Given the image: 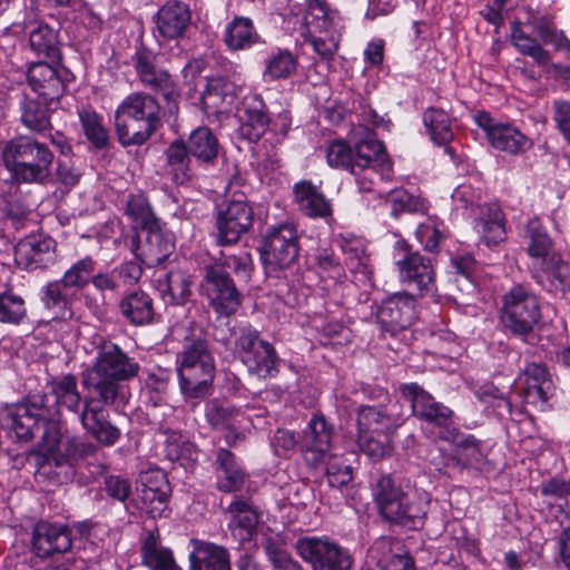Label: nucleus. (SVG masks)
Masks as SVG:
<instances>
[{"instance_id": "obj_1", "label": "nucleus", "mask_w": 570, "mask_h": 570, "mask_svg": "<svg viewBox=\"0 0 570 570\" xmlns=\"http://www.w3.org/2000/svg\"><path fill=\"white\" fill-rule=\"evenodd\" d=\"M59 411L48 405L45 393H32L23 402L11 404L2 414L4 425L20 440H29L43 425L45 453L36 455V476L63 483L73 476V466L94 455L97 446L71 433L57 417Z\"/></svg>"}, {"instance_id": "obj_2", "label": "nucleus", "mask_w": 570, "mask_h": 570, "mask_svg": "<svg viewBox=\"0 0 570 570\" xmlns=\"http://www.w3.org/2000/svg\"><path fill=\"white\" fill-rule=\"evenodd\" d=\"M140 366L111 341L100 338L92 365L82 372V385L99 395L106 405L114 404L119 395L122 381L138 375Z\"/></svg>"}, {"instance_id": "obj_3", "label": "nucleus", "mask_w": 570, "mask_h": 570, "mask_svg": "<svg viewBox=\"0 0 570 570\" xmlns=\"http://www.w3.org/2000/svg\"><path fill=\"white\" fill-rule=\"evenodd\" d=\"M227 269L247 277L252 269L249 254L220 252L219 256L204 268L202 291L215 312L224 316L234 314L242 304V295Z\"/></svg>"}, {"instance_id": "obj_4", "label": "nucleus", "mask_w": 570, "mask_h": 570, "mask_svg": "<svg viewBox=\"0 0 570 570\" xmlns=\"http://www.w3.org/2000/svg\"><path fill=\"white\" fill-rule=\"evenodd\" d=\"M53 158L45 142L28 135H18L0 147V164L18 184L45 183L51 174Z\"/></svg>"}, {"instance_id": "obj_5", "label": "nucleus", "mask_w": 570, "mask_h": 570, "mask_svg": "<svg viewBox=\"0 0 570 570\" xmlns=\"http://www.w3.org/2000/svg\"><path fill=\"white\" fill-rule=\"evenodd\" d=\"M372 491L376 509L384 520L411 530L423 525L430 503L428 493L404 491L391 475H381Z\"/></svg>"}, {"instance_id": "obj_6", "label": "nucleus", "mask_w": 570, "mask_h": 570, "mask_svg": "<svg viewBox=\"0 0 570 570\" xmlns=\"http://www.w3.org/2000/svg\"><path fill=\"white\" fill-rule=\"evenodd\" d=\"M160 107L148 94L127 96L116 109V131L122 146L142 145L160 125Z\"/></svg>"}, {"instance_id": "obj_7", "label": "nucleus", "mask_w": 570, "mask_h": 570, "mask_svg": "<svg viewBox=\"0 0 570 570\" xmlns=\"http://www.w3.org/2000/svg\"><path fill=\"white\" fill-rule=\"evenodd\" d=\"M179 389L185 399H203L215 376V362L204 340L187 344L177 356Z\"/></svg>"}, {"instance_id": "obj_8", "label": "nucleus", "mask_w": 570, "mask_h": 570, "mask_svg": "<svg viewBox=\"0 0 570 570\" xmlns=\"http://www.w3.org/2000/svg\"><path fill=\"white\" fill-rule=\"evenodd\" d=\"M97 262L91 256H85L70 265L62 277L49 282L41 291V302L45 307L52 312L53 318H71V297L68 289L82 291L91 282L96 272Z\"/></svg>"}, {"instance_id": "obj_9", "label": "nucleus", "mask_w": 570, "mask_h": 570, "mask_svg": "<svg viewBox=\"0 0 570 570\" xmlns=\"http://www.w3.org/2000/svg\"><path fill=\"white\" fill-rule=\"evenodd\" d=\"M540 317V303L531 288L517 284L502 296L501 322L512 335L527 340Z\"/></svg>"}, {"instance_id": "obj_10", "label": "nucleus", "mask_w": 570, "mask_h": 570, "mask_svg": "<svg viewBox=\"0 0 570 570\" xmlns=\"http://www.w3.org/2000/svg\"><path fill=\"white\" fill-rule=\"evenodd\" d=\"M234 341L229 342L237 358L250 374L258 377L275 376L278 372V357L273 345L261 338L259 333L244 326L234 332Z\"/></svg>"}, {"instance_id": "obj_11", "label": "nucleus", "mask_w": 570, "mask_h": 570, "mask_svg": "<svg viewBox=\"0 0 570 570\" xmlns=\"http://www.w3.org/2000/svg\"><path fill=\"white\" fill-rule=\"evenodd\" d=\"M394 259L402 283L414 286L421 296L435 293V273L430 258L412 252L411 245L401 239L395 243Z\"/></svg>"}, {"instance_id": "obj_12", "label": "nucleus", "mask_w": 570, "mask_h": 570, "mask_svg": "<svg viewBox=\"0 0 570 570\" xmlns=\"http://www.w3.org/2000/svg\"><path fill=\"white\" fill-rule=\"evenodd\" d=\"M298 250V233L293 223L268 227L262 249V258L266 265L275 269L287 268L296 261Z\"/></svg>"}, {"instance_id": "obj_13", "label": "nucleus", "mask_w": 570, "mask_h": 570, "mask_svg": "<svg viewBox=\"0 0 570 570\" xmlns=\"http://www.w3.org/2000/svg\"><path fill=\"white\" fill-rule=\"evenodd\" d=\"M402 395L411 402L412 413L419 419L440 429V438L449 440L453 436V412L416 383L403 384Z\"/></svg>"}, {"instance_id": "obj_14", "label": "nucleus", "mask_w": 570, "mask_h": 570, "mask_svg": "<svg viewBox=\"0 0 570 570\" xmlns=\"http://www.w3.org/2000/svg\"><path fill=\"white\" fill-rule=\"evenodd\" d=\"M298 554L313 570H351L353 559L348 551L323 538H303L296 543Z\"/></svg>"}, {"instance_id": "obj_15", "label": "nucleus", "mask_w": 570, "mask_h": 570, "mask_svg": "<svg viewBox=\"0 0 570 570\" xmlns=\"http://www.w3.org/2000/svg\"><path fill=\"white\" fill-rule=\"evenodd\" d=\"M519 397L527 405L544 411L554 395L556 386L548 368L540 363H529L515 380Z\"/></svg>"}, {"instance_id": "obj_16", "label": "nucleus", "mask_w": 570, "mask_h": 570, "mask_svg": "<svg viewBox=\"0 0 570 570\" xmlns=\"http://www.w3.org/2000/svg\"><path fill=\"white\" fill-rule=\"evenodd\" d=\"M253 209L244 195L227 202L217 213V243L230 245L237 243L253 225Z\"/></svg>"}, {"instance_id": "obj_17", "label": "nucleus", "mask_w": 570, "mask_h": 570, "mask_svg": "<svg viewBox=\"0 0 570 570\" xmlns=\"http://www.w3.org/2000/svg\"><path fill=\"white\" fill-rule=\"evenodd\" d=\"M476 124L487 135L489 144L497 150L509 155H519L531 147V140L517 126L493 119L487 112H480Z\"/></svg>"}, {"instance_id": "obj_18", "label": "nucleus", "mask_w": 570, "mask_h": 570, "mask_svg": "<svg viewBox=\"0 0 570 570\" xmlns=\"http://www.w3.org/2000/svg\"><path fill=\"white\" fill-rule=\"evenodd\" d=\"M334 429L323 414H313L302 432L299 448L305 462L311 466L324 463L331 455Z\"/></svg>"}, {"instance_id": "obj_19", "label": "nucleus", "mask_w": 570, "mask_h": 570, "mask_svg": "<svg viewBox=\"0 0 570 570\" xmlns=\"http://www.w3.org/2000/svg\"><path fill=\"white\" fill-rule=\"evenodd\" d=\"M134 67L140 82L150 90L160 92L169 102H176L180 97L177 85L171 76L156 66V55L145 48L137 49L134 56Z\"/></svg>"}, {"instance_id": "obj_20", "label": "nucleus", "mask_w": 570, "mask_h": 570, "mask_svg": "<svg viewBox=\"0 0 570 570\" xmlns=\"http://www.w3.org/2000/svg\"><path fill=\"white\" fill-rule=\"evenodd\" d=\"M415 318V299L409 293H396L382 302L376 311L381 328L391 335L407 328Z\"/></svg>"}, {"instance_id": "obj_21", "label": "nucleus", "mask_w": 570, "mask_h": 570, "mask_svg": "<svg viewBox=\"0 0 570 570\" xmlns=\"http://www.w3.org/2000/svg\"><path fill=\"white\" fill-rule=\"evenodd\" d=\"M99 400V395L88 396L83 400L80 422L82 428L98 442L111 446L120 438V430L108 420V411Z\"/></svg>"}, {"instance_id": "obj_22", "label": "nucleus", "mask_w": 570, "mask_h": 570, "mask_svg": "<svg viewBox=\"0 0 570 570\" xmlns=\"http://www.w3.org/2000/svg\"><path fill=\"white\" fill-rule=\"evenodd\" d=\"M14 261L24 269H45L56 261V242L47 235H29L14 247Z\"/></svg>"}, {"instance_id": "obj_23", "label": "nucleus", "mask_w": 570, "mask_h": 570, "mask_svg": "<svg viewBox=\"0 0 570 570\" xmlns=\"http://www.w3.org/2000/svg\"><path fill=\"white\" fill-rule=\"evenodd\" d=\"M70 531L66 525L39 522L32 533V549L39 558H55L71 548Z\"/></svg>"}, {"instance_id": "obj_24", "label": "nucleus", "mask_w": 570, "mask_h": 570, "mask_svg": "<svg viewBox=\"0 0 570 570\" xmlns=\"http://www.w3.org/2000/svg\"><path fill=\"white\" fill-rule=\"evenodd\" d=\"M67 72L46 62L32 63L28 69V83L45 101L60 99L66 90Z\"/></svg>"}, {"instance_id": "obj_25", "label": "nucleus", "mask_w": 570, "mask_h": 570, "mask_svg": "<svg viewBox=\"0 0 570 570\" xmlns=\"http://www.w3.org/2000/svg\"><path fill=\"white\" fill-rule=\"evenodd\" d=\"M533 277L543 289L556 296L570 292V266L559 254L552 253L548 259L538 262Z\"/></svg>"}, {"instance_id": "obj_26", "label": "nucleus", "mask_w": 570, "mask_h": 570, "mask_svg": "<svg viewBox=\"0 0 570 570\" xmlns=\"http://www.w3.org/2000/svg\"><path fill=\"white\" fill-rule=\"evenodd\" d=\"M354 141V161L355 167L361 169H370L382 167L387 170L391 165L387 161L385 148L382 141L376 137V134L368 128H362L352 134Z\"/></svg>"}, {"instance_id": "obj_27", "label": "nucleus", "mask_w": 570, "mask_h": 570, "mask_svg": "<svg viewBox=\"0 0 570 570\" xmlns=\"http://www.w3.org/2000/svg\"><path fill=\"white\" fill-rule=\"evenodd\" d=\"M175 244L171 237L163 233L158 225L148 228V235L144 245L137 237L130 240V250L135 257L147 266H156L165 262L174 252Z\"/></svg>"}, {"instance_id": "obj_28", "label": "nucleus", "mask_w": 570, "mask_h": 570, "mask_svg": "<svg viewBox=\"0 0 570 570\" xmlns=\"http://www.w3.org/2000/svg\"><path fill=\"white\" fill-rule=\"evenodd\" d=\"M240 134L249 141H257L269 126V116L263 98L256 94L247 95L238 109Z\"/></svg>"}, {"instance_id": "obj_29", "label": "nucleus", "mask_w": 570, "mask_h": 570, "mask_svg": "<svg viewBox=\"0 0 570 570\" xmlns=\"http://www.w3.org/2000/svg\"><path fill=\"white\" fill-rule=\"evenodd\" d=\"M397 403H391L387 407L371 405L361 406L357 411V435L376 433H395L403 419L393 409Z\"/></svg>"}, {"instance_id": "obj_30", "label": "nucleus", "mask_w": 570, "mask_h": 570, "mask_svg": "<svg viewBox=\"0 0 570 570\" xmlns=\"http://www.w3.org/2000/svg\"><path fill=\"white\" fill-rule=\"evenodd\" d=\"M191 21L189 7L178 0L163 4L155 18L156 28L165 39H176L184 35Z\"/></svg>"}, {"instance_id": "obj_31", "label": "nucleus", "mask_w": 570, "mask_h": 570, "mask_svg": "<svg viewBox=\"0 0 570 570\" xmlns=\"http://www.w3.org/2000/svg\"><path fill=\"white\" fill-rule=\"evenodd\" d=\"M294 203L298 209L311 218L332 216V204L326 196L309 180H301L293 186Z\"/></svg>"}, {"instance_id": "obj_32", "label": "nucleus", "mask_w": 570, "mask_h": 570, "mask_svg": "<svg viewBox=\"0 0 570 570\" xmlns=\"http://www.w3.org/2000/svg\"><path fill=\"white\" fill-rule=\"evenodd\" d=\"M205 417L212 428L228 431L226 435L228 443L232 439L234 442L239 439L238 429L243 414L239 409L228 401L219 399L208 401L205 405Z\"/></svg>"}, {"instance_id": "obj_33", "label": "nucleus", "mask_w": 570, "mask_h": 570, "mask_svg": "<svg viewBox=\"0 0 570 570\" xmlns=\"http://www.w3.org/2000/svg\"><path fill=\"white\" fill-rule=\"evenodd\" d=\"M189 556L191 570H232L228 550L213 542L193 539Z\"/></svg>"}, {"instance_id": "obj_34", "label": "nucleus", "mask_w": 570, "mask_h": 570, "mask_svg": "<svg viewBox=\"0 0 570 570\" xmlns=\"http://www.w3.org/2000/svg\"><path fill=\"white\" fill-rule=\"evenodd\" d=\"M215 463L216 488L224 493L240 491L246 480V473L236 456L226 449H218Z\"/></svg>"}, {"instance_id": "obj_35", "label": "nucleus", "mask_w": 570, "mask_h": 570, "mask_svg": "<svg viewBox=\"0 0 570 570\" xmlns=\"http://www.w3.org/2000/svg\"><path fill=\"white\" fill-rule=\"evenodd\" d=\"M157 289L166 304L183 306L191 294L193 278L180 269L170 271L156 282Z\"/></svg>"}, {"instance_id": "obj_36", "label": "nucleus", "mask_w": 570, "mask_h": 570, "mask_svg": "<svg viewBox=\"0 0 570 570\" xmlns=\"http://www.w3.org/2000/svg\"><path fill=\"white\" fill-rule=\"evenodd\" d=\"M474 229L487 246L498 245L504 240V216L497 204H487L480 208L474 222Z\"/></svg>"}, {"instance_id": "obj_37", "label": "nucleus", "mask_w": 570, "mask_h": 570, "mask_svg": "<svg viewBox=\"0 0 570 570\" xmlns=\"http://www.w3.org/2000/svg\"><path fill=\"white\" fill-rule=\"evenodd\" d=\"M223 41L230 51L248 50L263 42L253 21L246 17H235L226 24Z\"/></svg>"}, {"instance_id": "obj_38", "label": "nucleus", "mask_w": 570, "mask_h": 570, "mask_svg": "<svg viewBox=\"0 0 570 570\" xmlns=\"http://www.w3.org/2000/svg\"><path fill=\"white\" fill-rule=\"evenodd\" d=\"M234 85L223 77L209 78L202 94V106L207 114H222L234 104Z\"/></svg>"}, {"instance_id": "obj_39", "label": "nucleus", "mask_w": 570, "mask_h": 570, "mask_svg": "<svg viewBox=\"0 0 570 570\" xmlns=\"http://www.w3.org/2000/svg\"><path fill=\"white\" fill-rule=\"evenodd\" d=\"M189 155L186 142L183 140H175L165 151V170L176 185L187 184L195 176V169Z\"/></svg>"}, {"instance_id": "obj_40", "label": "nucleus", "mask_w": 570, "mask_h": 570, "mask_svg": "<svg viewBox=\"0 0 570 570\" xmlns=\"http://www.w3.org/2000/svg\"><path fill=\"white\" fill-rule=\"evenodd\" d=\"M263 79L266 82L286 80L297 73L298 57L288 49L276 48L264 62Z\"/></svg>"}, {"instance_id": "obj_41", "label": "nucleus", "mask_w": 570, "mask_h": 570, "mask_svg": "<svg viewBox=\"0 0 570 570\" xmlns=\"http://www.w3.org/2000/svg\"><path fill=\"white\" fill-rule=\"evenodd\" d=\"M187 150L202 165H213L219 154V142L207 127H198L189 135Z\"/></svg>"}, {"instance_id": "obj_42", "label": "nucleus", "mask_w": 570, "mask_h": 570, "mask_svg": "<svg viewBox=\"0 0 570 570\" xmlns=\"http://www.w3.org/2000/svg\"><path fill=\"white\" fill-rule=\"evenodd\" d=\"M119 307L121 315L134 325H145L153 321V299L142 291H135L126 295L120 301Z\"/></svg>"}, {"instance_id": "obj_43", "label": "nucleus", "mask_w": 570, "mask_h": 570, "mask_svg": "<svg viewBox=\"0 0 570 570\" xmlns=\"http://www.w3.org/2000/svg\"><path fill=\"white\" fill-rule=\"evenodd\" d=\"M227 513L230 514L229 528L234 534L238 531L240 541L250 540L257 524V514L252 507L237 499L228 505Z\"/></svg>"}, {"instance_id": "obj_44", "label": "nucleus", "mask_w": 570, "mask_h": 570, "mask_svg": "<svg viewBox=\"0 0 570 570\" xmlns=\"http://www.w3.org/2000/svg\"><path fill=\"white\" fill-rule=\"evenodd\" d=\"M50 393L55 396V404L63 406L70 412L78 413L82 401L78 391V381L73 374H65L50 382Z\"/></svg>"}, {"instance_id": "obj_45", "label": "nucleus", "mask_w": 570, "mask_h": 570, "mask_svg": "<svg viewBox=\"0 0 570 570\" xmlns=\"http://www.w3.org/2000/svg\"><path fill=\"white\" fill-rule=\"evenodd\" d=\"M142 563L151 570H181L169 549L164 548L157 538L149 533L141 546Z\"/></svg>"}, {"instance_id": "obj_46", "label": "nucleus", "mask_w": 570, "mask_h": 570, "mask_svg": "<svg viewBox=\"0 0 570 570\" xmlns=\"http://www.w3.org/2000/svg\"><path fill=\"white\" fill-rule=\"evenodd\" d=\"M29 46L39 58L56 60L60 56L58 35L48 24L40 23L30 30Z\"/></svg>"}, {"instance_id": "obj_47", "label": "nucleus", "mask_w": 570, "mask_h": 570, "mask_svg": "<svg viewBox=\"0 0 570 570\" xmlns=\"http://www.w3.org/2000/svg\"><path fill=\"white\" fill-rule=\"evenodd\" d=\"M21 122L29 130L45 134L51 129L49 108L38 100L24 97L20 102Z\"/></svg>"}, {"instance_id": "obj_48", "label": "nucleus", "mask_w": 570, "mask_h": 570, "mask_svg": "<svg viewBox=\"0 0 570 570\" xmlns=\"http://www.w3.org/2000/svg\"><path fill=\"white\" fill-rule=\"evenodd\" d=\"M340 21L336 19L326 28H318V31L305 33L308 37L314 50L323 58L330 59L336 52L341 39Z\"/></svg>"}, {"instance_id": "obj_49", "label": "nucleus", "mask_w": 570, "mask_h": 570, "mask_svg": "<svg viewBox=\"0 0 570 570\" xmlns=\"http://www.w3.org/2000/svg\"><path fill=\"white\" fill-rule=\"evenodd\" d=\"M511 40L520 53L531 57L538 65L546 66L550 62V52L543 49L534 38L527 35L519 21L512 23Z\"/></svg>"}, {"instance_id": "obj_50", "label": "nucleus", "mask_w": 570, "mask_h": 570, "mask_svg": "<svg viewBox=\"0 0 570 570\" xmlns=\"http://www.w3.org/2000/svg\"><path fill=\"white\" fill-rule=\"evenodd\" d=\"M525 235L529 239L528 253L531 257L541 262L551 256L552 240L538 218L528 222Z\"/></svg>"}, {"instance_id": "obj_51", "label": "nucleus", "mask_w": 570, "mask_h": 570, "mask_svg": "<svg viewBox=\"0 0 570 570\" xmlns=\"http://www.w3.org/2000/svg\"><path fill=\"white\" fill-rule=\"evenodd\" d=\"M423 121L435 144L448 145L453 139L451 119L442 109L429 108L423 115Z\"/></svg>"}, {"instance_id": "obj_52", "label": "nucleus", "mask_w": 570, "mask_h": 570, "mask_svg": "<svg viewBox=\"0 0 570 570\" xmlns=\"http://www.w3.org/2000/svg\"><path fill=\"white\" fill-rule=\"evenodd\" d=\"M79 119L87 139L96 148H105L108 145V131L102 125V118L92 108L79 110Z\"/></svg>"}, {"instance_id": "obj_53", "label": "nucleus", "mask_w": 570, "mask_h": 570, "mask_svg": "<svg viewBox=\"0 0 570 570\" xmlns=\"http://www.w3.org/2000/svg\"><path fill=\"white\" fill-rule=\"evenodd\" d=\"M393 435L394 433L357 435V443L363 453L377 461L391 455L393 452Z\"/></svg>"}, {"instance_id": "obj_54", "label": "nucleus", "mask_w": 570, "mask_h": 570, "mask_svg": "<svg viewBox=\"0 0 570 570\" xmlns=\"http://www.w3.org/2000/svg\"><path fill=\"white\" fill-rule=\"evenodd\" d=\"M387 202L391 204V214L399 216L401 213H426L429 204L425 198L414 196L404 189H394L387 196Z\"/></svg>"}, {"instance_id": "obj_55", "label": "nucleus", "mask_w": 570, "mask_h": 570, "mask_svg": "<svg viewBox=\"0 0 570 570\" xmlns=\"http://www.w3.org/2000/svg\"><path fill=\"white\" fill-rule=\"evenodd\" d=\"M335 20L336 17L326 10L322 1L312 0L302 18V26L304 28L302 35L305 36L307 32L318 31V28H326V26H330Z\"/></svg>"}, {"instance_id": "obj_56", "label": "nucleus", "mask_w": 570, "mask_h": 570, "mask_svg": "<svg viewBox=\"0 0 570 570\" xmlns=\"http://www.w3.org/2000/svg\"><path fill=\"white\" fill-rule=\"evenodd\" d=\"M455 455L466 466L481 468L485 461L482 443L472 435L458 441Z\"/></svg>"}, {"instance_id": "obj_57", "label": "nucleus", "mask_w": 570, "mask_h": 570, "mask_svg": "<svg viewBox=\"0 0 570 570\" xmlns=\"http://www.w3.org/2000/svg\"><path fill=\"white\" fill-rule=\"evenodd\" d=\"M26 313L24 301L21 296L12 292L0 294V322L19 324Z\"/></svg>"}, {"instance_id": "obj_58", "label": "nucleus", "mask_w": 570, "mask_h": 570, "mask_svg": "<svg viewBox=\"0 0 570 570\" xmlns=\"http://www.w3.org/2000/svg\"><path fill=\"white\" fill-rule=\"evenodd\" d=\"M126 214L137 225H140L146 229L158 225L151 207L149 206L147 199L141 195H134L129 197L126 206Z\"/></svg>"}, {"instance_id": "obj_59", "label": "nucleus", "mask_w": 570, "mask_h": 570, "mask_svg": "<svg viewBox=\"0 0 570 570\" xmlns=\"http://www.w3.org/2000/svg\"><path fill=\"white\" fill-rule=\"evenodd\" d=\"M324 463H326V478L330 487L342 488L352 481V468L344 464L340 456L331 454Z\"/></svg>"}, {"instance_id": "obj_60", "label": "nucleus", "mask_w": 570, "mask_h": 570, "mask_svg": "<svg viewBox=\"0 0 570 570\" xmlns=\"http://www.w3.org/2000/svg\"><path fill=\"white\" fill-rule=\"evenodd\" d=\"M326 158L330 166L355 173L354 154L344 141L337 140L332 142L327 148Z\"/></svg>"}, {"instance_id": "obj_61", "label": "nucleus", "mask_w": 570, "mask_h": 570, "mask_svg": "<svg viewBox=\"0 0 570 570\" xmlns=\"http://www.w3.org/2000/svg\"><path fill=\"white\" fill-rule=\"evenodd\" d=\"M140 490H151L159 492L160 495L169 494V483L166 474L160 469H148L141 471L138 478Z\"/></svg>"}, {"instance_id": "obj_62", "label": "nucleus", "mask_w": 570, "mask_h": 570, "mask_svg": "<svg viewBox=\"0 0 570 570\" xmlns=\"http://www.w3.org/2000/svg\"><path fill=\"white\" fill-rule=\"evenodd\" d=\"M415 237L425 250L434 252L439 248L443 236L435 225L422 223L415 229Z\"/></svg>"}, {"instance_id": "obj_63", "label": "nucleus", "mask_w": 570, "mask_h": 570, "mask_svg": "<svg viewBox=\"0 0 570 570\" xmlns=\"http://www.w3.org/2000/svg\"><path fill=\"white\" fill-rule=\"evenodd\" d=\"M105 491L114 500L125 502L131 494V483L120 475H110L105 480Z\"/></svg>"}, {"instance_id": "obj_64", "label": "nucleus", "mask_w": 570, "mask_h": 570, "mask_svg": "<svg viewBox=\"0 0 570 570\" xmlns=\"http://www.w3.org/2000/svg\"><path fill=\"white\" fill-rule=\"evenodd\" d=\"M553 120L564 140L570 144V101L554 100L552 104Z\"/></svg>"}]
</instances>
